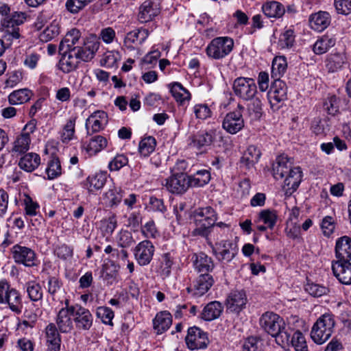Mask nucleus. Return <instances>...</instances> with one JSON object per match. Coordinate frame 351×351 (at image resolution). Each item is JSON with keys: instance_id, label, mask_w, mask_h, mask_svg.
<instances>
[{"instance_id": "a211bd4d", "label": "nucleus", "mask_w": 351, "mask_h": 351, "mask_svg": "<svg viewBox=\"0 0 351 351\" xmlns=\"http://www.w3.org/2000/svg\"><path fill=\"white\" fill-rule=\"evenodd\" d=\"M292 162L288 157L281 155L277 157L275 162L273 164V175L275 179L280 180L293 169Z\"/></svg>"}, {"instance_id": "a19ab883", "label": "nucleus", "mask_w": 351, "mask_h": 351, "mask_svg": "<svg viewBox=\"0 0 351 351\" xmlns=\"http://www.w3.org/2000/svg\"><path fill=\"white\" fill-rule=\"evenodd\" d=\"M335 39L332 37L324 36L318 39L313 45V51L318 55L326 53L335 45Z\"/></svg>"}, {"instance_id": "ddd939ff", "label": "nucleus", "mask_w": 351, "mask_h": 351, "mask_svg": "<svg viewBox=\"0 0 351 351\" xmlns=\"http://www.w3.org/2000/svg\"><path fill=\"white\" fill-rule=\"evenodd\" d=\"M215 282L213 277L209 273H204L199 275L193 281L192 287H187L189 293L193 291L197 296H202L212 287Z\"/></svg>"}, {"instance_id": "c85d7f7f", "label": "nucleus", "mask_w": 351, "mask_h": 351, "mask_svg": "<svg viewBox=\"0 0 351 351\" xmlns=\"http://www.w3.org/2000/svg\"><path fill=\"white\" fill-rule=\"evenodd\" d=\"M107 144L108 141L106 138L97 135L91 138L88 143H84L82 147L89 156H93L104 149Z\"/></svg>"}, {"instance_id": "f03ea898", "label": "nucleus", "mask_w": 351, "mask_h": 351, "mask_svg": "<svg viewBox=\"0 0 351 351\" xmlns=\"http://www.w3.org/2000/svg\"><path fill=\"white\" fill-rule=\"evenodd\" d=\"M196 228L193 230L194 235L206 237L215 227L217 221V214L210 206L199 208L194 213Z\"/></svg>"}, {"instance_id": "4be33fe9", "label": "nucleus", "mask_w": 351, "mask_h": 351, "mask_svg": "<svg viewBox=\"0 0 351 351\" xmlns=\"http://www.w3.org/2000/svg\"><path fill=\"white\" fill-rule=\"evenodd\" d=\"M331 21L330 15L328 12L319 11L313 14L309 17L311 27L317 32H322L328 27Z\"/></svg>"}, {"instance_id": "412c9836", "label": "nucleus", "mask_w": 351, "mask_h": 351, "mask_svg": "<svg viewBox=\"0 0 351 351\" xmlns=\"http://www.w3.org/2000/svg\"><path fill=\"white\" fill-rule=\"evenodd\" d=\"M351 263L349 262L333 263L332 269L339 281L346 285L351 284Z\"/></svg>"}, {"instance_id": "338daca9", "label": "nucleus", "mask_w": 351, "mask_h": 351, "mask_svg": "<svg viewBox=\"0 0 351 351\" xmlns=\"http://www.w3.org/2000/svg\"><path fill=\"white\" fill-rule=\"evenodd\" d=\"M324 109L328 114L335 115L339 111L337 98L335 95L328 97L324 103Z\"/></svg>"}, {"instance_id": "603ef678", "label": "nucleus", "mask_w": 351, "mask_h": 351, "mask_svg": "<svg viewBox=\"0 0 351 351\" xmlns=\"http://www.w3.org/2000/svg\"><path fill=\"white\" fill-rule=\"evenodd\" d=\"M105 197L108 200L110 207L117 206L123 198L122 190L117 187L110 189L105 193Z\"/></svg>"}, {"instance_id": "1a4fd4ad", "label": "nucleus", "mask_w": 351, "mask_h": 351, "mask_svg": "<svg viewBox=\"0 0 351 351\" xmlns=\"http://www.w3.org/2000/svg\"><path fill=\"white\" fill-rule=\"evenodd\" d=\"M190 178L185 173H177L166 180L165 186L172 193L182 194L191 186Z\"/></svg>"}, {"instance_id": "c756f323", "label": "nucleus", "mask_w": 351, "mask_h": 351, "mask_svg": "<svg viewBox=\"0 0 351 351\" xmlns=\"http://www.w3.org/2000/svg\"><path fill=\"white\" fill-rule=\"evenodd\" d=\"M172 324V317L167 311H161L156 315L153 320L154 328L157 334H162L166 331Z\"/></svg>"}, {"instance_id": "20e7f679", "label": "nucleus", "mask_w": 351, "mask_h": 351, "mask_svg": "<svg viewBox=\"0 0 351 351\" xmlns=\"http://www.w3.org/2000/svg\"><path fill=\"white\" fill-rule=\"evenodd\" d=\"M233 47L232 38L228 36L217 37L213 39L208 44L206 52L209 58L219 60L228 56L232 51Z\"/></svg>"}, {"instance_id": "dca6fc26", "label": "nucleus", "mask_w": 351, "mask_h": 351, "mask_svg": "<svg viewBox=\"0 0 351 351\" xmlns=\"http://www.w3.org/2000/svg\"><path fill=\"white\" fill-rule=\"evenodd\" d=\"M350 239L343 236L337 239L335 245V254L337 261L335 263L349 262L351 260Z\"/></svg>"}, {"instance_id": "39448f33", "label": "nucleus", "mask_w": 351, "mask_h": 351, "mask_svg": "<svg viewBox=\"0 0 351 351\" xmlns=\"http://www.w3.org/2000/svg\"><path fill=\"white\" fill-rule=\"evenodd\" d=\"M232 88L234 94L244 100L252 99L257 93L255 81L250 77H237L233 82Z\"/></svg>"}, {"instance_id": "de8ad7c7", "label": "nucleus", "mask_w": 351, "mask_h": 351, "mask_svg": "<svg viewBox=\"0 0 351 351\" xmlns=\"http://www.w3.org/2000/svg\"><path fill=\"white\" fill-rule=\"evenodd\" d=\"M289 343L295 351H308L305 337L299 330L295 331L292 336L290 335Z\"/></svg>"}, {"instance_id": "0e129e2a", "label": "nucleus", "mask_w": 351, "mask_h": 351, "mask_svg": "<svg viewBox=\"0 0 351 351\" xmlns=\"http://www.w3.org/2000/svg\"><path fill=\"white\" fill-rule=\"evenodd\" d=\"M334 5L338 14L348 15L351 12V0H335Z\"/></svg>"}, {"instance_id": "09e8293b", "label": "nucleus", "mask_w": 351, "mask_h": 351, "mask_svg": "<svg viewBox=\"0 0 351 351\" xmlns=\"http://www.w3.org/2000/svg\"><path fill=\"white\" fill-rule=\"evenodd\" d=\"M295 33L291 28L286 29L280 36L278 45L281 49H289L295 43Z\"/></svg>"}, {"instance_id": "f8f14e48", "label": "nucleus", "mask_w": 351, "mask_h": 351, "mask_svg": "<svg viewBox=\"0 0 351 351\" xmlns=\"http://www.w3.org/2000/svg\"><path fill=\"white\" fill-rule=\"evenodd\" d=\"M302 178V171L300 167H293L285 176L282 189L287 197L291 196L298 189L301 183Z\"/></svg>"}, {"instance_id": "473e14b6", "label": "nucleus", "mask_w": 351, "mask_h": 351, "mask_svg": "<svg viewBox=\"0 0 351 351\" xmlns=\"http://www.w3.org/2000/svg\"><path fill=\"white\" fill-rule=\"evenodd\" d=\"M173 263L174 258L171 253H165L161 256L159 259V267L157 271L162 279H165L171 275Z\"/></svg>"}, {"instance_id": "2eb2a0df", "label": "nucleus", "mask_w": 351, "mask_h": 351, "mask_svg": "<svg viewBox=\"0 0 351 351\" xmlns=\"http://www.w3.org/2000/svg\"><path fill=\"white\" fill-rule=\"evenodd\" d=\"M73 322L79 330H88L93 325V317L88 309L80 306L73 313Z\"/></svg>"}, {"instance_id": "864d4df0", "label": "nucleus", "mask_w": 351, "mask_h": 351, "mask_svg": "<svg viewBox=\"0 0 351 351\" xmlns=\"http://www.w3.org/2000/svg\"><path fill=\"white\" fill-rule=\"evenodd\" d=\"M258 217L259 219L262 220L270 229H272L276 225L278 219L276 212L274 210L270 209L261 210L259 213Z\"/></svg>"}, {"instance_id": "a878e982", "label": "nucleus", "mask_w": 351, "mask_h": 351, "mask_svg": "<svg viewBox=\"0 0 351 351\" xmlns=\"http://www.w3.org/2000/svg\"><path fill=\"white\" fill-rule=\"evenodd\" d=\"M261 155L260 149L255 145H250L240 159L241 167L250 169L258 162Z\"/></svg>"}, {"instance_id": "b1692460", "label": "nucleus", "mask_w": 351, "mask_h": 351, "mask_svg": "<svg viewBox=\"0 0 351 351\" xmlns=\"http://www.w3.org/2000/svg\"><path fill=\"white\" fill-rule=\"evenodd\" d=\"M287 87L286 84L280 80H274L270 90L268 93V97L271 105L274 101L279 103L287 99Z\"/></svg>"}, {"instance_id": "7c9ffc66", "label": "nucleus", "mask_w": 351, "mask_h": 351, "mask_svg": "<svg viewBox=\"0 0 351 351\" xmlns=\"http://www.w3.org/2000/svg\"><path fill=\"white\" fill-rule=\"evenodd\" d=\"M223 307L218 301L209 302L204 306L201 317L206 321H212L218 318L223 311Z\"/></svg>"}, {"instance_id": "2f4dec72", "label": "nucleus", "mask_w": 351, "mask_h": 351, "mask_svg": "<svg viewBox=\"0 0 351 351\" xmlns=\"http://www.w3.org/2000/svg\"><path fill=\"white\" fill-rule=\"evenodd\" d=\"M107 180V177L102 173L89 176L84 181V188L89 193H94L95 191L103 188Z\"/></svg>"}, {"instance_id": "7ed1b4c3", "label": "nucleus", "mask_w": 351, "mask_h": 351, "mask_svg": "<svg viewBox=\"0 0 351 351\" xmlns=\"http://www.w3.org/2000/svg\"><path fill=\"white\" fill-rule=\"evenodd\" d=\"M335 319L332 315L325 313L322 315L314 324L311 337L317 344H322L331 336L334 327Z\"/></svg>"}, {"instance_id": "79ce46f5", "label": "nucleus", "mask_w": 351, "mask_h": 351, "mask_svg": "<svg viewBox=\"0 0 351 351\" xmlns=\"http://www.w3.org/2000/svg\"><path fill=\"white\" fill-rule=\"evenodd\" d=\"M345 64V57L340 53L330 55L326 60V66L329 72H335Z\"/></svg>"}, {"instance_id": "5fc2aeb1", "label": "nucleus", "mask_w": 351, "mask_h": 351, "mask_svg": "<svg viewBox=\"0 0 351 351\" xmlns=\"http://www.w3.org/2000/svg\"><path fill=\"white\" fill-rule=\"evenodd\" d=\"M247 106V112L252 119H258L262 115V103L259 98L253 97Z\"/></svg>"}, {"instance_id": "aec40b11", "label": "nucleus", "mask_w": 351, "mask_h": 351, "mask_svg": "<svg viewBox=\"0 0 351 351\" xmlns=\"http://www.w3.org/2000/svg\"><path fill=\"white\" fill-rule=\"evenodd\" d=\"M159 13L158 5L152 0L145 1L139 8L138 20L141 23L150 21Z\"/></svg>"}, {"instance_id": "423d86ee", "label": "nucleus", "mask_w": 351, "mask_h": 351, "mask_svg": "<svg viewBox=\"0 0 351 351\" xmlns=\"http://www.w3.org/2000/svg\"><path fill=\"white\" fill-rule=\"evenodd\" d=\"M212 250L216 258L221 263L230 262L239 252L237 245L228 240L215 243Z\"/></svg>"}, {"instance_id": "13d9d810", "label": "nucleus", "mask_w": 351, "mask_h": 351, "mask_svg": "<svg viewBox=\"0 0 351 351\" xmlns=\"http://www.w3.org/2000/svg\"><path fill=\"white\" fill-rule=\"evenodd\" d=\"M305 290L313 297H321L328 291V289L326 287L313 282H308L305 285Z\"/></svg>"}, {"instance_id": "69168bd1", "label": "nucleus", "mask_w": 351, "mask_h": 351, "mask_svg": "<svg viewBox=\"0 0 351 351\" xmlns=\"http://www.w3.org/2000/svg\"><path fill=\"white\" fill-rule=\"evenodd\" d=\"M128 162L127 157L123 154L116 156L114 159L110 162L108 168L110 171H118Z\"/></svg>"}, {"instance_id": "6e6d98bb", "label": "nucleus", "mask_w": 351, "mask_h": 351, "mask_svg": "<svg viewBox=\"0 0 351 351\" xmlns=\"http://www.w3.org/2000/svg\"><path fill=\"white\" fill-rule=\"evenodd\" d=\"M117 241L118 245L122 248L128 247L135 243L131 232L125 230H121L118 233Z\"/></svg>"}, {"instance_id": "6e6552de", "label": "nucleus", "mask_w": 351, "mask_h": 351, "mask_svg": "<svg viewBox=\"0 0 351 351\" xmlns=\"http://www.w3.org/2000/svg\"><path fill=\"white\" fill-rule=\"evenodd\" d=\"M244 108L238 105L237 109L228 113L222 123L223 128L228 133L234 134L239 132L244 127V121L241 110Z\"/></svg>"}, {"instance_id": "bb28decb", "label": "nucleus", "mask_w": 351, "mask_h": 351, "mask_svg": "<svg viewBox=\"0 0 351 351\" xmlns=\"http://www.w3.org/2000/svg\"><path fill=\"white\" fill-rule=\"evenodd\" d=\"M59 332L55 324L50 323L47 326L45 332L49 351H60L61 339Z\"/></svg>"}, {"instance_id": "0eeeda50", "label": "nucleus", "mask_w": 351, "mask_h": 351, "mask_svg": "<svg viewBox=\"0 0 351 351\" xmlns=\"http://www.w3.org/2000/svg\"><path fill=\"white\" fill-rule=\"evenodd\" d=\"M154 252L155 247L149 240L140 242L134 249L135 260L141 266L148 265L153 259Z\"/></svg>"}, {"instance_id": "8fccbe9b", "label": "nucleus", "mask_w": 351, "mask_h": 351, "mask_svg": "<svg viewBox=\"0 0 351 351\" xmlns=\"http://www.w3.org/2000/svg\"><path fill=\"white\" fill-rule=\"evenodd\" d=\"M76 117H71L67 120L61 134V139L64 143H66L73 139L75 134V125Z\"/></svg>"}, {"instance_id": "58836bf2", "label": "nucleus", "mask_w": 351, "mask_h": 351, "mask_svg": "<svg viewBox=\"0 0 351 351\" xmlns=\"http://www.w3.org/2000/svg\"><path fill=\"white\" fill-rule=\"evenodd\" d=\"M287 68V62L285 57L277 56L274 58L271 65V77L274 80H280L286 72Z\"/></svg>"}, {"instance_id": "6ab92c4d", "label": "nucleus", "mask_w": 351, "mask_h": 351, "mask_svg": "<svg viewBox=\"0 0 351 351\" xmlns=\"http://www.w3.org/2000/svg\"><path fill=\"white\" fill-rule=\"evenodd\" d=\"M191 259L194 269L197 272L209 273L214 269L213 259L204 252L193 254Z\"/></svg>"}, {"instance_id": "4c0bfd02", "label": "nucleus", "mask_w": 351, "mask_h": 351, "mask_svg": "<svg viewBox=\"0 0 351 351\" xmlns=\"http://www.w3.org/2000/svg\"><path fill=\"white\" fill-rule=\"evenodd\" d=\"M170 86V91L177 102L184 104L186 101L191 99L190 93L179 82H174Z\"/></svg>"}, {"instance_id": "9d476101", "label": "nucleus", "mask_w": 351, "mask_h": 351, "mask_svg": "<svg viewBox=\"0 0 351 351\" xmlns=\"http://www.w3.org/2000/svg\"><path fill=\"white\" fill-rule=\"evenodd\" d=\"M185 340L188 348L191 350L205 348L208 343L206 334L195 326L188 329Z\"/></svg>"}, {"instance_id": "9b49d317", "label": "nucleus", "mask_w": 351, "mask_h": 351, "mask_svg": "<svg viewBox=\"0 0 351 351\" xmlns=\"http://www.w3.org/2000/svg\"><path fill=\"white\" fill-rule=\"evenodd\" d=\"M99 43L95 40H88L84 42L83 46H76L71 51V54L74 55L79 62L81 61L88 62L90 60L98 50Z\"/></svg>"}, {"instance_id": "c9c22d12", "label": "nucleus", "mask_w": 351, "mask_h": 351, "mask_svg": "<svg viewBox=\"0 0 351 351\" xmlns=\"http://www.w3.org/2000/svg\"><path fill=\"white\" fill-rule=\"evenodd\" d=\"M33 93L28 88H22L11 93L8 96V101L11 105H17L27 102Z\"/></svg>"}, {"instance_id": "c03bdc74", "label": "nucleus", "mask_w": 351, "mask_h": 351, "mask_svg": "<svg viewBox=\"0 0 351 351\" xmlns=\"http://www.w3.org/2000/svg\"><path fill=\"white\" fill-rule=\"evenodd\" d=\"M156 145V139L153 136L145 137L139 143V153L144 157H147L154 151Z\"/></svg>"}, {"instance_id": "f704fd0d", "label": "nucleus", "mask_w": 351, "mask_h": 351, "mask_svg": "<svg viewBox=\"0 0 351 351\" xmlns=\"http://www.w3.org/2000/svg\"><path fill=\"white\" fill-rule=\"evenodd\" d=\"M40 163V158L38 154L28 153L21 158L19 165L21 169L27 172H32L39 166Z\"/></svg>"}, {"instance_id": "680f3d73", "label": "nucleus", "mask_w": 351, "mask_h": 351, "mask_svg": "<svg viewBox=\"0 0 351 351\" xmlns=\"http://www.w3.org/2000/svg\"><path fill=\"white\" fill-rule=\"evenodd\" d=\"M97 315L104 324L112 325V320L114 317V313L110 308L106 306L97 308Z\"/></svg>"}, {"instance_id": "37998d69", "label": "nucleus", "mask_w": 351, "mask_h": 351, "mask_svg": "<svg viewBox=\"0 0 351 351\" xmlns=\"http://www.w3.org/2000/svg\"><path fill=\"white\" fill-rule=\"evenodd\" d=\"M191 186H203L210 180V174L208 170L197 171L193 176H189Z\"/></svg>"}, {"instance_id": "4468645a", "label": "nucleus", "mask_w": 351, "mask_h": 351, "mask_svg": "<svg viewBox=\"0 0 351 351\" xmlns=\"http://www.w3.org/2000/svg\"><path fill=\"white\" fill-rule=\"evenodd\" d=\"M13 258L16 263L32 267L35 265L36 255L29 247L16 245L12 248Z\"/></svg>"}, {"instance_id": "f257e3e1", "label": "nucleus", "mask_w": 351, "mask_h": 351, "mask_svg": "<svg viewBox=\"0 0 351 351\" xmlns=\"http://www.w3.org/2000/svg\"><path fill=\"white\" fill-rule=\"evenodd\" d=\"M259 324L266 332L276 338L278 344H289L290 333L286 329L284 319L278 314L271 311L264 313L259 319Z\"/></svg>"}, {"instance_id": "3c124183", "label": "nucleus", "mask_w": 351, "mask_h": 351, "mask_svg": "<svg viewBox=\"0 0 351 351\" xmlns=\"http://www.w3.org/2000/svg\"><path fill=\"white\" fill-rule=\"evenodd\" d=\"M48 179H54L62 173V169L60 160L58 158L53 157L48 163L46 169Z\"/></svg>"}, {"instance_id": "cd10ccee", "label": "nucleus", "mask_w": 351, "mask_h": 351, "mask_svg": "<svg viewBox=\"0 0 351 351\" xmlns=\"http://www.w3.org/2000/svg\"><path fill=\"white\" fill-rule=\"evenodd\" d=\"M215 136L214 130L199 132L192 137L191 145L198 149L210 146L213 143Z\"/></svg>"}, {"instance_id": "bf43d9fd", "label": "nucleus", "mask_w": 351, "mask_h": 351, "mask_svg": "<svg viewBox=\"0 0 351 351\" xmlns=\"http://www.w3.org/2000/svg\"><path fill=\"white\" fill-rule=\"evenodd\" d=\"M117 226V220L114 215L101 221V229L106 234L111 235Z\"/></svg>"}, {"instance_id": "e433bc0d", "label": "nucleus", "mask_w": 351, "mask_h": 351, "mask_svg": "<svg viewBox=\"0 0 351 351\" xmlns=\"http://www.w3.org/2000/svg\"><path fill=\"white\" fill-rule=\"evenodd\" d=\"M9 305L10 308L16 313L21 312V298L19 293L14 289H11L5 295L4 303Z\"/></svg>"}, {"instance_id": "ea45409f", "label": "nucleus", "mask_w": 351, "mask_h": 351, "mask_svg": "<svg viewBox=\"0 0 351 351\" xmlns=\"http://www.w3.org/2000/svg\"><path fill=\"white\" fill-rule=\"evenodd\" d=\"M60 55L62 58L60 60V69L64 73H70L77 67L80 62L74 55L71 54V52Z\"/></svg>"}, {"instance_id": "49530a36", "label": "nucleus", "mask_w": 351, "mask_h": 351, "mask_svg": "<svg viewBox=\"0 0 351 351\" xmlns=\"http://www.w3.org/2000/svg\"><path fill=\"white\" fill-rule=\"evenodd\" d=\"M31 142L30 136L28 134H21L14 143L12 152L25 153L29 148Z\"/></svg>"}, {"instance_id": "72a5a7b5", "label": "nucleus", "mask_w": 351, "mask_h": 351, "mask_svg": "<svg viewBox=\"0 0 351 351\" xmlns=\"http://www.w3.org/2000/svg\"><path fill=\"white\" fill-rule=\"evenodd\" d=\"M262 10L263 13L269 18H280L285 13V6L280 2L272 1L265 3Z\"/></svg>"}, {"instance_id": "393cba45", "label": "nucleus", "mask_w": 351, "mask_h": 351, "mask_svg": "<svg viewBox=\"0 0 351 351\" xmlns=\"http://www.w3.org/2000/svg\"><path fill=\"white\" fill-rule=\"evenodd\" d=\"M73 313H69L68 309L60 310L56 318V326L62 333L71 332L73 329Z\"/></svg>"}, {"instance_id": "774afa93", "label": "nucleus", "mask_w": 351, "mask_h": 351, "mask_svg": "<svg viewBox=\"0 0 351 351\" xmlns=\"http://www.w3.org/2000/svg\"><path fill=\"white\" fill-rule=\"evenodd\" d=\"M335 227V221L332 217L326 216L322 219L321 228L325 236L329 237L333 232Z\"/></svg>"}, {"instance_id": "f3484780", "label": "nucleus", "mask_w": 351, "mask_h": 351, "mask_svg": "<svg viewBox=\"0 0 351 351\" xmlns=\"http://www.w3.org/2000/svg\"><path fill=\"white\" fill-rule=\"evenodd\" d=\"M247 302L245 293L243 291H233L226 299V306L232 312H240Z\"/></svg>"}, {"instance_id": "052dcab7", "label": "nucleus", "mask_w": 351, "mask_h": 351, "mask_svg": "<svg viewBox=\"0 0 351 351\" xmlns=\"http://www.w3.org/2000/svg\"><path fill=\"white\" fill-rule=\"evenodd\" d=\"M62 288V282L59 278L56 276L48 277L46 289L50 295H54L56 293H58Z\"/></svg>"}, {"instance_id": "5701e85b", "label": "nucleus", "mask_w": 351, "mask_h": 351, "mask_svg": "<svg viewBox=\"0 0 351 351\" xmlns=\"http://www.w3.org/2000/svg\"><path fill=\"white\" fill-rule=\"evenodd\" d=\"M149 32L147 29H136L128 32L124 38L125 46L134 49L135 45H141L148 37Z\"/></svg>"}, {"instance_id": "a18cd8bd", "label": "nucleus", "mask_w": 351, "mask_h": 351, "mask_svg": "<svg viewBox=\"0 0 351 351\" xmlns=\"http://www.w3.org/2000/svg\"><path fill=\"white\" fill-rule=\"evenodd\" d=\"M59 34V25L56 22L53 21L40 33L39 39L42 42L47 43L58 36Z\"/></svg>"}, {"instance_id": "4d7b16f0", "label": "nucleus", "mask_w": 351, "mask_h": 351, "mask_svg": "<svg viewBox=\"0 0 351 351\" xmlns=\"http://www.w3.org/2000/svg\"><path fill=\"white\" fill-rule=\"evenodd\" d=\"M27 292L32 301L37 302L43 298L42 289L38 284L34 282L27 283Z\"/></svg>"}, {"instance_id": "e2e57ef3", "label": "nucleus", "mask_w": 351, "mask_h": 351, "mask_svg": "<svg viewBox=\"0 0 351 351\" xmlns=\"http://www.w3.org/2000/svg\"><path fill=\"white\" fill-rule=\"evenodd\" d=\"M23 14L15 13L12 16L5 17L2 21V25L5 28H10V27H18L19 25L23 23Z\"/></svg>"}]
</instances>
